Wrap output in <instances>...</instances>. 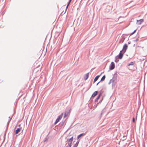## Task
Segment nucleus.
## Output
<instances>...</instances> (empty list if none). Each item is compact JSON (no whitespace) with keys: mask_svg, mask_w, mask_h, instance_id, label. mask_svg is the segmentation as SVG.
Instances as JSON below:
<instances>
[{"mask_svg":"<svg viewBox=\"0 0 147 147\" xmlns=\"http://www.w3.org/2000/svg\"><path fill=\"white\" fill-rule=\"evenodd\" d=\"M73 137H72L70 139L67 140V141L68 142L67 143V144H68L67 147H71V146L72 142L73 140Z\"/></svg>","mask_w":147,"mask_h":147,"instance_id":"1","label":"nucleus"},{"mask_svg":"<svg viewBox=\"0 0 147 147\" xmlns=\"http://www.w3.org/2000/svg\"><path fill=\"white\" fill-rule=\"evenodd\" d=\"M63 113H62L60 115L57 119L55 123V124H56L60 120H61L62 117L63 116Z\"/></svg>","mask_w":147,"mask_h":147,"instance_id":"2","label":"nucleus"},{"mask_svg":"<svg viewBox=\"0 0 147 147\" xmlns=\"http://www.w3.org/2000/svg\"><path fill=\"white\" fill-rule=\"evenodd\" d=\"M127 44H125L123 46L122 50L121 51L125 53L127 49Z\"/></svg>","mask_w":147,"mask_h":147,"instance_id":"3","label":"nucleus"},{"mask_svg":"<svg viewBox=\"0 0 147 147\" xmlns=\"http://www.w3.org/2000/svg\"><path fill=\"white\" fill-rule=\"evenodd\" d=\"M124 53L121 51L119 55L117 56L118 57V58L120 59H121L122 58Z\"/></svg>","mask_w":147,"mask_h":147,"instance_id":"4","label":"nucleus"},{"mask_svg":"<svg viewBox=\"0 0 147 147\" xmlns=\"http://www.w3.org/2000/svg\"><path fill=\"white\" fill-rule=\"evenodd\" d=\"M115 64L113 62H112L111 63L110 65V69L111 70H112L113 69L115 68Z\"/></svg>","mask_w":147,"mask_h":147,"instance_id":"5","label":"nucleus"},{"mask_svg":"<svg viewBox=\"0 0 147 147\" xmlns=\"http://www.w3.org/2000/svg\"><path fill=\"white\" fill-rule=\"evenodd\" d=\"M144 22V20L143 19H141L139 20H137V23L138 24L140 25L141 23Z\"/></svg>","mask_w":147,"mask_h":147,"instance_id":"6","label":"nucleus"},{"mask_svg":"<svg viewBox=\"0 0 147 147\" xmlns=\"http://www.w3.org/2000/svg\"><path fill=\"white\" fill-rule=\"evenodd\" d=\"M21 129V128H17L15 131V134H18L19 132H20Z\"/></svg>","mask_w":147,"mask_h":147,"instance_id":"7","label":"nucleus"},{"mask_svg":"<svg viewBox=\"0 0 147 147\" xmlns=\"http://www.w3.org/2000/svg\"><path fill=\"white\" fill-rule=\"evenodd\" d=\"M98 93V92L97 91H96L94 92L93 94L92 95V97L94 98V97L96 96Z\"/></svg>","mask_w":147,"mask_h":147,"instance_id":"8","label":"nucleus"},{"mask_svg":"<svg viewBox=\"0 0 147 147\" xmlns=\"http://www.w3.org/2000/svg\"><path fill=\"white\" fill-rule=\"evenodd\" d=\"M99 76H99V75L97 76L95 78L94 80V82H95L96 81L98 80V78H99Z\"/></svg>","mask_w":147,"mask_h":147,"instance_id":"9","label":"nucleus"},{"mask_svg":"<svg viewBox=\"0 0 147 147\" xmlns=\"http://www.w3.org/2000/svg\"><path fill=\"white\" fill-rule=\"evenodd\" d=\"M89 73H87L86 74L84 77V78L85 80H86L88 77Z\"/></svg>","mask_w":147,"mask_h":147,"instance_id":"10","label":"nucleus"},{"mask_svg":"<svg viewBox=\"0 0 147 147\" xmlns=\"http://www.w3.org/2000/svg\"><path fill=\"white\" fill-rule=\"evenodd\" d=\"M105 76H104L102 77V78L101 80V81H103L105 79Z\"/></svg>","mask_w":147,"mask_h":147,"instance_id":"11","label":"nucleus"},{"mask_svg":"<svg viewBox=\"0 0 147 147\" xmlns=\"http://www.w3.org/2000/svg\"><path fill=\"white\" fill-rule=\"evenodd\" d=\"M84 134H80L77 137V138L78 139L80 137H81Z\"/></svg>","mask_w":147,"mask_h":147,"instance_id":"12","label":"nucleus"},{"mask_svg":"<svg viewBox=\"0 0 147 147\" xmlns=\"http://www.w3.org/2000/svg\"><path fill=\"white\" fill-rule=\"evenodd\" d=\"M134 63L133 62H131L129 64H128V66H130L131 65H134Z\"/></svg>","mask_w":147,"mask_h":147,"instance_id":"13","label":"nucleus"},{"mask_svg":"<svg viewBox=\"0 0 147 147\" xmlns=\"http://www.w3.org/2000/svg\"><path fill=\"white\" fill-rule=\"evenodd\" d=\"M72 0H69V1L68 3V4L67 5V7H66V9H67L68 7V6L69 5V4L71 2V1Z\"/></svg>","mask_w":147,"mask_h":147,"instance_id":"14","label":"nucleus"},{"mask_svg":"<svg viewBox=\"0 0 147 147\" xmlns=\"http://www.w3.org/2000/svg\"><path fill=\"white\" fill-rule=\"evenodd\" d=\"M78 142L76 143L74 146L73 147H77L78 145Z\"/></svg>","mask_w":147,"mask_h":147,"instance_id":"15","label":"nucleus"},{"mask_svg":"<svg viewBox=\"0 0 147 147\" xmlns=\"http://www.w3.org/2000/svg\"><path fill=\"white\" fill-rule=\"evenodd\" d=\"M100 94H99L98 96L96 98V99L97 100H98L100 98Z\"/></svg>","mask_w":147,"mask_h":147,"instance_id":"16","label":"nucleus"},{"mask_svg":"<svg viewBox=\"0 0 147 147\" xmlns=\"http://www.w3.org/2000/svg\"><path fill=\"white\" fill-rule=\"evenodd\" d=\"M132 121L133 122H135V119L134 117H133L132 119Z\"/></svg>","mask_w":147,"mask_h":147,"instance_id":"17","label":"nucleus"},{"mask_svg":"<svg viewBox=\"0 0 147 147\" xmlns=\"http://www.w3.org/2000/svg\"><path fill=\"white\" fill-rule=\"evenodd\" d=\"M66 116H67V115L66 114V113H65V115L64 116V118H65Z\"/></svg>","mask_w":147,"mask_h":147,"instance_id":"18","label":"nucleus"},{"mask_svg":"<svg viewBox=\"0 0 147 147\" xmlns=\"http://www.w3.org/2000/svg\"><path fill=\"white\" fill-rule=\"evenodd\" d=\"M136 31V30H135L134 32H133L131 34H134L135 32Z\"/></svg>","mask_w":147,"mask_h":147,"instance_id":"19","label":"nucleus"},{"mask_svg":"<svg viewBox=\"0 0 147 147\" xmlns=\"http://www.w3.org/2000/svg\"><path fill=\"white\" fill-rule=\"evenodd\" d=\"M20 125H21L20 124V125H19L18 126L20 127Z\"/></svg>","mask_w":147,"mask_h":147,"instance_id":"20","label":"nucleus"}]
</instances>
